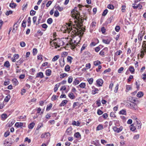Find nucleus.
I'll list each match as a JSON object with an SVG mask.
<instances>
[{
  "mask_svg": "<svg viewBox=\"0 0 146 146\" xmlns=\"http://www.w3.org/2000/svg\"><path fill=\"white\" fill-rule=\"evenodd\" d=\"M77 8L75 7L71 12L72 17L74 19L75 24L72 26L71 23H66V25H64V33H69L71 30H73L72 35H81L83 34L81 26L84 21V19L80 17V13L76 10Z\"/></svg>",
  "mask_w": 146,
  "mask_h": 146,
  "instance_id": "f257e3e1",
  "label": "nucleus"
},
{
  "mask_svg": "<svg viewBox=\"0 0 146 146\" xmlns=\"http://www.w3.org/2000/svg\"><path fill=\"white\" fill-rule=\"evenodd\" d=\"M67 42L64 43L65 44L66 46H64V48H66L67 47H70L72 49H74L76 48V45H74L71 43L72 39L70 38L67 37V38L66 37L64 38Z\"/></svg>",
  "mask_w": 146,
  "mask_h": 146,
  "instance_id": "f03ea898",
  "label": "nucleus"
},
{
  "mask_svg": "<svg viewBox=\"0 0 146 146\" xmlns=\"http://www.w3.org/2000/svg\"><path fill=\"white\" fill-rule=\"evenodd\" d=\"M60 65L61 67L64 66V52L62 54L59 60Z\"/></svg>",
  "mask_w": 146,
  "mask_h": 146,
  "instance_id": "7ed1b4c3",
  "label": "nucleus"
},
{
  "mask_svg": "<svg viewBox=\"0 0 146 146\" xmlns=\"http://www.w3.org/2000/svg\"><path fill=\"white\" fill-rule=\"evenodd\" d=\"M57 39H54L52 41L50 42V43L51 45H53L55 46V48H57V47H56V46H57V47H60V45L58 44L59 43L55 42V41H56V40Z\"/></svg>",
  "mask_w": 146,
  "mask_h": 146,
  "instance_id": "20e7f679",
  "label": "nucleus"
},
{
  "mask_svg": "<svg viewBox=\"0 0 146 146\" xmlns=\"http://www.w3.org/2000/svg\"><path fill=\"white\" fill-rule=\"evenodd\" d=\"M113 129L115 132L118 133L122 131L123 127L122 126H120L119 128H117V127L115 126L113 127Z\"/></svg>",
  "mask_w": 146,
  "mask_h": 146,
  "instance_id": "39448f33",
  "label": "nucleus"
},
{
  "mask_svg": "<svg viewBox=\"0 0 146 146\" xmlns=\"http://www.w3.org/2000/svg\"><path fill=\"white\" fill-rule=\"evenodd\" d=\"M97 83V85L98 86H102L103 83V80L102 79H98L96 81Z\"/></svg>",
  "mask_w": 146,
  "mask_h": 146,
  "instance_id": "423d86ee",
  "label": "nucleus"
},
{
  "mask_svg": "<svg viewBox=\"0 0 146 146\" xmlns=\"http://www.w3.org/2000/svg\"><path fill=\"white\" fill-rule=\"evenodd\" d=\"M129 106H130V108L134 110H137V107L136 105L134 104V103L132 104H129Z\"/></svg>",
  "mask_w": 146,
  "mask_h": 146,
  "instance_id": "0eeeda50",
  "label": "nucleus"
},
{
  "mask_svg": "<svg viewBox=\"0 0 146 146\" xmlns=\"http://www.w3.org/2000/svg\"><path fill=\"white\" fill-rule=\"evenodd\" d=\"M92 143L94 145L96 146H100L101 144H100L99 141L98 140H96L95 141H93L92 142Z\"/></svg>",
  "mask_w": 146,
  "mask_h": 146,
  "instance_id": "6e6552de",
  "label": "nucleus"
},
{
  "mask_svg": "<svg viewBox=\"0 0 146 146\" xmlns=\"http://www.w3.org/2000/svg\"><path fill=\"white\" fill-rule=\"evenodd\" d=\"M92 87L93 90L92 91V94H95L96 93H97L98 92V89L97 88H96L94 86H93Z\"/></svg>",
  "mask_w": 146,
  "mask_h": 146,
  "instance_id": "1a4fd4ad",
  "label": "nucleus"
},
{
  "mask_svg": "<svg viewBox=\"0 0 146 146\" xmlns=\"http://www.w3.org/2000/svg\"><path fill=\"white\" fill-rule=\"evenodd\" d=\"M72 128L71 127H69L67 128L66 131V133L67 135H70L72 133Z\"/></svg>",
  "mask_w": 146,
  "mask_h": 146,
  "instance_id": "9d476101",
  "label": "nucleus"
},
{
  "mask_svg": "<svg viewBox=\"0 0 146 146\" xmlns=\"http://www.w3.org/2000/svg\"><path fill=\"white\" fill-rule=\"evenodd\" d=\"M50 135V134L49 132H46L44 134H42L41 135V137L42 138L46 137Z\"/></svg>",
  "mask_w": 146,
  "mask_h": 146,
  "instance_id": "9b49d317",
  "label": "nucleus"
},
{
  "mask_svg": "<svg viewBox=\"0 0 146 146\" xmlns=\"http://www.w3.org/2000/svg\"><path fill=\"white\" fill-rule=\"evenodd\" d=\"M67 62L71 64L72 62V60H73V58L70 56H68L66 58Z\"/></svg>",
  "mask_w": 146,
  "mask_h": 146,
  "instance_id": "f8f14e48",
  "label": "nucleus"
},
{
  "mask_svg": "<svg viewBox=\"0 0 146 146\" xmlns=\"http://www.w3.org/2000/svg\"><path fill=\"white\" fill-rule=\"evenodd\" d=\"M44 77L43 74L42 72H40L37 74V75L36 77V78L39 77L42 78Z\"/></svg>",
  "mask_w": 146,
  "mask_h": 146,
  "instance_id": "ddd939ff",
  "label": "nucleus"
},
{
  "mask_svg": "<svg viewBox=\"0 0 146 146\" xmlns=\"http://www.w3.org/2000/svg\"><path fill=\"white\" fill-rule=\"evenodd\" d=\"M23 123L21 122H16L15 125L17 127H21L23 126Z\"/></svg>",
  "mask_w": 146,
  "mask_h": 146,
  "instance_id": "4468645a",
  "label": "nucleus"
},
{
  "mask_svg": "<svg viewBox=\"0 0 146 146\" xmlns=\"http://www.w3.org/2000/svg\"><path fill=\"white\" fill-rule=\"evenodd\" d=\"M7 117V115L6 113H3L1 115V119L3 120H4Z\"/></svg>",
  "mask_w": 146,
  "mask_h": 146,
  "instance_id": "2eb2a0df",
  "label": "nucleus"
},
{
  "mask_svg": "<svg viewBox=\"0 0 146 146\" xmlns=\"http://www.w3.org/2000/svg\"><path fill=\"white\" fill-rule=\"evenodd\" d=\"M129 70L132 74H133L135 72V69L132 66H129Z\"/></svg>",
  "mask_w": 146,
  "mask_h": 146,
  "instance_id": "dca6fc26",
  "label": "nucleus"
},
{
  "mask_svg": "<svg viewBox=\"0 0 146 146\" xmlns=\"http://www.w3.org/2000/svg\"><path fill=\"white\" fill-rule=\"evenodd\" d=\"M23 61L24 60H23V58H20L19 60L16 62V65H20L21 64L23 63Z\"/></svg>",
  "mask_w": 146,
  "mask_h": 146,
  "instance_id": "f3484780",
  "label": "nucleus"
},
{
  "mask_svg": "<svg viewBox=\"0 0 146 146\" xmlns=\"http://www.w3.org/2000/svg\"><path fill=\"white\" fill-rule=\"evenodd\" d=\"M12 82L13 84L15 86L19 84L18 81L15 78H14L12 80Z\"/></svg>",
  "mask_w": 146,
  "mask_h": 146,
  "instance_id": "a211bd4d",
  "label": "nucleus"
},
{
  "mask_svg": "<svg viewBox=\"0 0 146 146\" xmlns=\"http://www.w3.org/2000/svg\"><path fill=\"white\" fill-rule=\"evenodd\" d=\"M103 127L102 125L99 124V125L96 128V131H99L103 129Z\"/></svg>",
  "mask_w": 146,
  "mask_h": 146,
  "instance_id": "6ab92c4d",
  "label": "nucleus"
},
{
  "mask_svg": "<svg viewBox=\"0 0 146 146\" xmlns=\"http://www.w3.org/2000/svg\"><path fill=\"white\" fill-rule=\"evenodd\" d=\"M4 66L6 67L7 68H8L10 66V65L9 62L8 61H7L5 62Z\"/></svg>",
  "mask_w": 146,
  "mask_h": 146,
  "instance_id": "aec40b11",
  "label": "nucleus"
},
{
  "mask_svg": "<svg viewBox=\"0 0 146 146\" xmlns=\"http://www.w3.org/2000/svg\"><path fill=\"white\" fill-rule=\"evenodd\" d=\"M74 136L77 138H79L81 137V135L80 134V133L78 132H77L74 135Z\"/></svg>",
  "mask_w": 146,
  "mask_h": 146,
  "instance_id": "412c9836",
  "label": "nucleus"
},
{
  "mask_svg": "<svg viewBox=\"0 0 146 146\" xmlns=\"http://www.w3.org/2000/svg\"><path fill=\"white\" fill-rule=\"evenodd\" d=\"M126 92H128L129 90H131V87L130 85H127L126 86Z\"/></svg>",
  "mask_w": 146,
  "mask_h": 146,
  "instance_id": "4be33fe9",
  "label": "nucleus"
},
{
  "mask_svg": "<svg viewBox=\"0 0 146 146\" xmlns=\"http://www.w3.org/2000/svg\"><path fill=\"white\" fill-rule=\"evenodd\" d=\"M52 104L51 103H50L49 105H47L46 110L47 111L49 110L52 107Z\"/></svg>",
  "mask_w": 146,
  "mask_h": 146,
  "instance_id": "5701e85b",
  "label": "nucleus"
},
{
  "mask_svg": "<svg viewBox=\"0 0 146 146\" xmlns=\"http://www.w3.org/2000/svg\"><path fill=\"white\" fill-rule=\"evenodd\" d=\"M102 41L104 43L107 44H110V40L109 39H103L102 40Z\"/></svg>",
  "mask_w": 146,
  "mask_h": 146,
  "instance_id": "b1692460",
  "label": "nucleus"
},
{
  "mask_svg": "<svg viewBox=\"0 0 146 146\" xmlns=\"http://www.w3.org/2000/svg\"><path fill=\"white\" fill-rule=\"evenodd\" d=\"M87 44L86 43H85L83 45L81 49L80 52H81L85 49V48L87 47Z\"/></svg>",
  "mask_w": 146,
  "mask_h": 146,
  "instance_id": "393cba45",
  "label": "nucleus"
},
{
  "mask_svg": "<svg viewBox=\"0 0 146 146\" xmlns=\"http://www.w3.org/2000/svg\"><path fill=\"white\" fill-rule=\"evenodd\" d=\"M72 124L73 125L79 126L80 124V123L78 121L76 122L75 121H74L72 122Z\"/></svg>",
  "mask_w": 146,
  "mask_h": 146,
  "instance_id": "a878e982",
  "label": "nucleus"
},
{
  "mask_svg": "<svg viewBox=\"0 0 146 146\" xmlns=\"http://www.w3.org/2000/svg\"><path fill=\"white\" fill-rule=\"evenodd\" d=\"M142 46L143 47L145 53H146V41H144L143 43Z\"/></svg>",
  "mask_w": 146,
  "mask_h": 146,
  "instance_id": "bb28decb",
  "label": "nucleus"
},
{
  "mask_svg": "<svg viewBox=\"0 0 146 146\" xmlns=\"http://www.w3.org/2000/svg\"><path fill=\"white\" fill-rule=\"evenodd\" d=\"M35 123L33 122H32L28 126V127L29 129H32L34 127L35 125Z\"/></svg>",
  "mask_w": 146,
  "mask_h": 146,
  "instance_id": "cd10ccee",
  "label": "nucleus"
},
{
  "mask_svg": "<svg viewBox=\"0 0 146 146\" xmlns=\"http://www.w3.org/2000/svg\"><path fill=\"white\" fill-rule=\"evenodd\" d=\"M70 69V67L68 65H67L64 68V70L66 72H68Z\"/></svg>",
  "mask_w": 146,
  "mask_h": 146,
  "instance_id": "c85d7f7f",
  "label": "nucleus"
},
{
  "mask_svg": "<svg viewBox=\"0 0 146 146\" xmlns=\"http://www.w3.org/2000/svg\"><path fill=\"white\" fill-rule=\"evenodd\" d=\"M79 83V81L76 79H75L73 82V84L74 85H76L78 84Z\"/></svg>",
  "mask_w": 146,
  "mask_h": 146,
  "instance_id": "c756f323",
  "label": "nucleus"
},
{
  "mask_svg": "<svg viewBox=\"0 0 146 146\" xmlns=\"http://www.w3.org/2000/svg\"><path fill=\"white\" fill-rule=\"evenodd\" d=\"M143 93L141 92H139L137 94V96L139 98L143 96Z\"/></svg>",
  "mask_w": 146,
  "mask_h": 146,
  "instance_id": "7c9ffc66",
  "label": "nucleus"
},
{
  "mask_svg": "<svg viewBox=\"0 0 146 146\" xmlns=\"http://www.w3.org/2000/svg\"><path fill=\"white\" fill-rule=\"evenodd\" d=\"M51 70L50 69L47 70L46 72V74L47 76H50L51 75Z\"/></svg>",
  "mask_w": 146,
  "mask_h": 146,
  "instance_id": "2f4dec72",
  "label": "nucleus"
},
{
  "mask_svg": "<svg viewBox=\"0 0 146 146\" xmlns=\"http://www.w3.org/2000/svg\"><path fill=\"white\" fill-rule=\"evenodd\" d=\"M119 113L120 114L126 115V112L125 110H122L119 112Z\"/></svg>",
  "mask_w": 146,
  "mask_h": 146,
  "instance_id": "473e14b6",
  "label": "nucleus"
},
{
  "mask_svg": "<svg viewBox=\"0 0 146 146\" xmlns=\"http://www.w3.org/2000/svg\"><path fill=\"white\" fill-rule=\"evenodd\" d=\"M87 80L90 84H91L93 82V79L92 78H88L87 79Z\"/></svg>",
  "mask_w": 146,
  "mask_h": 146,
  "instance_id": "72a5a7b5",
  "label": "nucleus"
},
{
  "mask_svg": "<svg viewBox=\"0 0 146 146\" xmlns=\"http://www.w3.org/2000/svg\"><path fill=\"white\" fill-rule=\"evenodd\" d=\"M79 87L80 88H84L85 87L86 85V84L85 83L82 82V83H81L79 85Z\"/></svg>",
  "mask_w": 146,
  "mask_h": 146,
  "instance_id": "f704fd0d",
  "label": "nucleus"
},
{
  "mask_svg": "<svg viewBox=\"0 0 146 146\" xmlns=\"http://www.w3.org/2000/svg\"><path fill=\"white\" fill-rule=\"evenodd\" d=\"M68 96L69 97L72 99H74L75 97L74 94L72 92L69 93Z\"/></svg>",
  "mask_w": 146,
  "mask_h": 146,
  "instance_id": "c9c22d12",
  "label": "nucleus"
},
{
  "mask_svg": "<svg viewBox=\"0 0 146 146\" xmlns=\"http://www.w3.org/2000/svg\"><path fill=\"white\" fill-rule=\"evenodd\" d=\"M59 57V56L58 55L55 56L52 59V61L54 62L57 60Z\"/></svg>",
  "mask_w": 146,
  "mask_h": 146,
  "instance_id": "e433bc0d",
  "label": "nucleus"
},
{
  "mask_svg": "<svg viewBox=\"0 0 146 146\" xmlns=\"http://www.w3.org/2000/svg\"><path fill=\"white\" fill-rule=\"evenodd\" d=\"M11 96L10 95L6 96L5 98L4 101L6 102H8L10 99Z\"/></svg>",
  "mask_w": 146,
  "mask_h": 146,
  "instance_id": "4c0bfd02",
  "label": "nucleus"
},
{
  "mask_svg": "<svg viewBox=\"0 0 146 146\" xmlns=\"http://www.w3.org/2000/svg\"><path fill=\"white\" fill-rule=\"evenodd\" d=\"M97 42L96 43L95 42H92L90 44V46H94L96 44L99 42V40L98 39L97 40Z\"/></svg>",
  "mask_w": 146,
  "mask_h": 146,
  "instance_id": "58836bf2",
  "label": "nucleus"
},
{
  "mask_svg": "<svg viewBox=\"0 0 146 146\" xmlns=\"http://www.w3.org/2000/svg\"><path fill=\"white\" fill-rule=\"evenodd\" d=\"M107 7L108 9L111 10H113L114 9V6L111 4H109L108 5Z\"/></svg>",
  "mask_w": 146,
  "mask_h": 146,
  "instance_id": "ea45409f",
  "label": "nucleus"
},
{
  "mask_svg": "<svg viewBox=\"0 0 146 146\" xmlns=\"http://www.w3.org/2000/svg\"><path fill=\"white\" fill-rule=\"evenodd\" d=\"M146 53H145L144 51V50H141V54H140V56L142 58H143L145 55V54Z\"/></svg>",
  "mask_w": 146,
  "mask_h": 146,
  "instance_id": "a19ab883",
  "label": "nucleus"
},
{
  "mask_svg": "<svg viewBox=\"0 0 146 146\" xmlns=\"http://www.w3.org/2000/svg\"><path fill=\"white\" fill-rule=\"evenodd\" d=\"M16 6V4L13 3H11L9 4V6L12 8H15Z\"/></svg>",
  "mask_w": 146,
  "mask_h": 146,
  "instance_id": "79ce46f5",
  "label": "nucleus"
},
{
  "mask_svg": "<svg viewBox=\"0 0 146 146\" xmlns=\"http://www.w3.org/2000/svg\"><path fill=\"white\" fill-rule=\"evenodd\" d=\"M94 63L95 66H97L99 65L100 64L101 62L98 60H97L94 61Z\"/></svg>",
  "mask_w": 146,
  "mask_h": 146,
  "instance_id": "37998d69",
  "label": "nucleus"
},
{
  "mask_svg": "<svg viewBox=\"0 0 146 146\" xmlns=\"http://www.w3.org/2000/svg\"><path fill=\"white\" fill-rule=\"evenodd\" d=\"M43 125V123H39L37 127L36 128V130H38L40 127H42Z\"/></svg>",
  "mask_w": 146,
  "mask_h": 146,
  "instance_id": "c03bdc74",
  "label": "nucleus"
},
{
  "mask_svg": "<svg viewBox=\"0 0 146 146\" xmlns=\"http://www.w3.org/2000/svg\"><path fill=\"white\" fill-rule=\"evenodd\" d=\"M101 46V45H100L99 46L96 47L95 49V51L97 52H98L100 50V46Z\"/></svg>",
  "mask_w": 146,
  "mask_h": 146,
  "instance_id": "a18cd8bd",
  "label": "nucleus"
},
{
  "mask_svg": "<svg viewBox=\"0 0 146 146\" xmlns=\"http://www.w3.org/2000/svg\"><path fill=\"white\" fill-rule=\"evenodd\" d=\"M130 129L132 131H134L136 129V128L135 127L133 126V124L131 125L130 126Z\"/></svg>",
  "mask_w": 146,
  "mask_h": 146,
  "instance_id": "49530a36",
  "label": "nucleus"
},
{
  "mask_svg": "<svg viewBox=\"0 0 146 146\" xmlns=\"http://www.w3.org/2000/svg\"><path fill=\"white\" fill-rule=\"evenodd\" d=\"M73 78L72 76H70L68 77V83H71L72 81Z\"/></svg>",
  "mask_w": 146,
  "mask_h": 146,
  "instance_id": "de8ad7c7",
  "label": "nucleus"
},
{
  "mask_svg": "<svg viewBox=\"0 0 146 146\" xmlns=\"http://www.w3.org/2000/svg\"><path fill=\"white\" fill-rule=\"evenodd\" d=\"M145 33V31L143 30H142L141 32L139 33L138 36H143Z\"/></svg>",
  "mask_w": 146,
  "mask_h": 146,
  "instance_id": "09e8293b",
  "label": "nucleus"
},
{
  "mask_svg": "<svg viewBox=\"0 0 146 146\" xmlns=\"http://www.w3.org/2000/svg\"><path fill=\"white\" fill-rule=\"evenodd\" d=\"M118 86L119 84H117L116 85L115 87V90H114V92L117 93V91L118 89Z\"/></svg>",
  "mask_w": 146,
  "mask_h": 146,
  "instance_id": "8fccbe9b",
  "label": "nucleus"
},
{
  "mask_svg": "<svg viewBox=\"0 0 146 146\" xmlns=\"http://www.w3.org/2000/svg\"><path fill=\"white\" fill-rule=\"evenodd\" d=\"M122 52L121 50H119L117 51L115 53V55L117 56L120 55Z\"/></svg>",
  "mask_w": 146,
  "mask_h": 146,
  "instance_id": "3c124183",
  "label": "nucleus"
},
{
  "mask_svg": "<svg viewBox=\"0 0 146 146\" xmlns=\"http://www.w3.org/2000/svg\"><path fill=\"white\" fill-rule=\"evenodd\" d=\"M96 23L92 22L90 25V27L93 28V29L96 26Z\"/></svg>",
  "mask_w": 146,
  "mask_h": 146,
  "instance_id": "603ef678",
  "label": "nucleus"
},
{
  "mask_svg": "<svg viewBox=\"0 0 146 146\" xmlns=\"http://www.w3.org/2000/svg\"><path fill=\"white\" fill-rule=\"evenodd\" d=\"M52 22V19L51 18H49L47 20V23L49 24H51Z\"/></svg>",
  "mask_w": 146,
  "mask_h": 146,
  "instance_id": "864d4df0",
  "label": "nucleus"
},
{
  "mask_svg": "<svg viewBox=\"0 0 146 146\" xmlns=\"http://www.w3.org/2000/svg\"><path fill=\"white\" fill-rule=\"evenodd\" d=\"M111 117H113V118H115L116 117L115 114L113 112H111L110 114Z\"/></svg>",
  "mask_w": 146,
  "mask_h": 146,
  "instance_id": "5fc2aeb1",
  "label": "nucleus"
},
{
  "mask_svg": "<svg viewBox=\"0 0 146 146\" xmlns=\"http://www.w3.org/2000/svg\"><path fill=\"white\" fill-rule=\"evenodd\" d=\"M59 86V85L58 84H56L55 85L54 89V91L55 92H56V91L57 90Z\"/></svg>",
  "mask_w": 146,
  "mask_h": 146,
  "instance_id": "6e6d98bb",
  "label": "nucleus"
},
{
  "mask_svg": "<svg viewBox=\"0 0 146 146\" xmlns=\"http://www.w3.org/2000/svg\"><path fill=\"white\" fill-rule=\"evenodd\" d=\"M97 113V114L98 115H100L103 114V112L102 111H101L100 110V109H98V110Z\"/></svg>",
  "mask_w": 146,
  "mask_h": 146,
  "instance_id": "4d7b16f0",
  "label": "nucleus"
},
{
  "mask_svg": "<svg viewBox=\"0 0 146 146\" xmlns=\"http://www.w3.org/2000/svg\"><path fill=\"white\" fill-rule=\"evenodd\" d=\"M135 85L136 86V87L137 89H139V87L140 84L139 81H136L135 82Z\"/></svg>",
  "mask_w": 146,
  "mask_h": 146,
  "instance_id": "13d9d810",
  "label": "nucleus"
},
{
  "mask_svg": "<svg viewBox=\"0 0 146 146\" xmlns=\"http://www.w3.org/2000/svg\"><path fill=\"white\" fill-rule=\"evenodd\" d=\"M26 21L25 20H24L22 24V26L24 27H25L26 26Z\"/></svg>",
  "mask_w": 146,
  "mask_h": 146,
  "instance_id": "bf43d9fd",
  "label": "nucleus"
},
{
  "mask_svg": "<svg viewBox=\"0 0 146 146\" xmlns=\"http://www.w3.org/2000/svg\"><path fill=\"white\" fill-rule=\"evenodd\" d=\"M108 12V10H107V9H106L102 13V15L103 16H105L107 13Z\"/></svg>",
  "mask_w": 146,
  "mask_h": 146,
  "instance_id": "052dcab7",
  "label": "nucleus"
},
{
  "mask_svg": "<svg viewBox=\"0 0 146 146\" xmlns=\"http://www.w3.org/2000/svg\"><path fill=\"white\" fill-rule=\"evenodd\" d=\"M20 45L21 47H24L25 46L26 44L24 42L22 41L20 42Z\"/></svg>",
  "mask_w": 146,
  "mask_h": 146,
  "instance_id": "680f3d73",
  "label": "nucleus"
},
{
  "mask_svg": "<svg viewBox=\"0 0 146 146\" xmlns=\"http://www.w3.org/2000/svg\"><path fill=\"white\" fill-rule=\"evenodd\" d=\"M139 134H137L134 136L133 139H139Z\"/></svg>",
  "mask_w": 146,
  "mask_h": 146,
  "instance_id": "e2e57ef3",
  "label": "nucleus"
},
{
  "mask_svg": "<svg viewBox=\"0 0 146 146\" xmlns=\"http://www.w3.org/2000/svg\"><path fill=\"white\" fill-rule=\"evenodd\" d=\"M14 122L13 121H11L9 122L7 125V126L8 127H10L12 126Z\"/></svg>",
  "mask_w": 146,
  "mask_h": 146,
  "instance_id": "0e129e2a",
  "label": "nucleus"
},
{
  "mask_svg": "<svg viewBox=\"0 0 146 146\" xmlns=\"http://www.w3.org/2000/svg\"><path fill=\"white\" fill-rule=\"evenodd\" d=\"M101 117H103L104 119H106L108 117V115L107 113H105L103 114Z\"/></svg>",
  "mask_w": 146,
  "mask_h": 146,
  "instance_id": "69168bd1",
  "label": "nucleus"
},
{
  "mask_svg": "<svg viewBox=\"0 0 146 146\" xmlns=\"http://www.w3.org/2000/svg\"><path fill=\"white\" fill-rule=\"evenodd\" d=\"M124 69V68L123 67L120 68L118 70V72L119 73H121L122 71H123Z\"/></svg>",
  "mask_w": 146,
  "mask_h": 146,
  "instance_id": "338daca9",
  "label": "nucleus"
},
{
  "mask_svg": "<svg viewBox=\"0 0 146 146\" xmlns=\"http://www.w3.org/2000/svg\"><path fill=\"white\" fill-rule=\"evenodd\" d=\"M37 52V50L36 48H34L33 49V55L36 54Z\"/></svg>",
  "mask_w": 146,
  "mask_h": 146,
  "instance_id": "774afa93",
  "label": "nucleus"
}]
</instances>
